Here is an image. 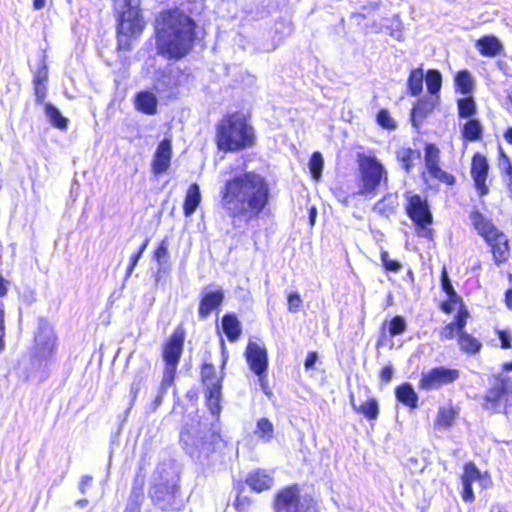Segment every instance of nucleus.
<instances>
[{
    "mask_svg": "<svg viewBox=\"0 0 512 512\" xmlns=\"http://www.w3.org/2000/svg\"><path fill=\"white\" fill-rule=\"evenodd\" d=\"M220 205L232 226L257 219L268 210L271 187L268 180L254 170L233 175L224 181L219 191Z\"/></svg>",
    "mask_w": 512,
    "mask_h": 512,
    "instance_id": "1",
    "label": "nucleus"
},
{
    "mask_svg": "<svg viewBox=\"0 0 512 512\" xmlns=\"http://www.w3.org/2000/svg\"><path fill=\"white\" fill-rule=\"evenodd\" d=\"M197 23L178 7L161 10L154 21L157 54L169 61H179L193 50Z\"/></svg>",
    "mask_w": 512,
    "mask_h": 512,
    "instance_id": "2",
    "label": "nucleus"
},
{
    "mask_svg": "<svg viewBox=\"0 0 512 512\" xmlns=\"http://www.w3.org/2000/svg\"><path fill=\"white\" fill-rule=\"evenodd\" d=\"M214 141L217 149L224 153L253 148L257 144V135L250 115L241 111L222 115L215 125Z\"/></svg>",
    "mask_w": 512,
    "mask_h": 512,
    "instance_id": "3",
    "label": "nucleus"
},
{
    "mask_svg": "<svg viewBox=\"0 0 512 512\" xmlns=\"http://www.w3.org/2000/svg\"><path fill=\"white\" fill-rule=\"evenodd\" d=\"M180 475L172 460L159 463L153 474L150 496L155 505L164 511H180L185 498L180 491Z\"/></svg>",
    "mask_w": 512,
    "mask_h": 512,
    "instance_id": "4",
    "label": "nucleus"
},
{
    "mask_svg": "<svg viewBox=\"0 0 512 512\" xmlns=\"http://www.w3.org/2000/svg\"><path fill=\"white\" fill-rule=\"evenodd\" d=\"M57 350L58 337L51 322H39L26 368L28 376H34L40 380L46 378L50 366L56 359Z\"/></svg>",
    "mask_w": 512,
    "mask_h": 512,
    "instance_id": "5",
    "label": "nucleus"
},
{
    "mask_svg": "<svg viewBox=\"0 0 512 512\" xmlns=\"http://www.w3.org/2000/svg\"><path fill=\"white\" fill-rule=\"evenodd\" d=\"M117 51L127 52L146 28L140 0H121L115 8Z\"/></svg>",
    "mask_w": 512,
    "mask_h": 512,
    "instance_id": "6",
    "label": "nucleus"
},
{
    "mask_svg": "<svg viewBox=\"0 0 512 512\" xmlns=\"http://www.w3.org/2000/svg\"><path fill=\"white\" fill-rule=\"evenodd\" d=\"M469 219L477 234L489 247L495 265L501 266L507 263L511 255L508 236L494 224L491 218L486 217L479 209H473L469 213Z\"/></svg>",
    "mask_w": 512,
    "mask_h": 512,
    "instance_id": "7",
    "label": "nucleus"
},
{
    "mask_svg": "<svg viewBox=\"0 0 512 512\" xmlns=\"http://www.w3.org/2000/svg\"><path fill=\"white\" fill-rule=\"evenodd\" d=\"M217 439L206 426L200 423L185 426L180 432V444L184 451L195 461L204 464L214 452Z\"/></svg>",
    "mask_w": 512,
    "mask_h": 512,
    "instance_id": "8",
    "label": "nucleus"
},
{
    "mask_svg": "<svg viewBox=\"0 0 512 512\" xmlns=\"http://www.w3.org/2000/svg\"><path fill=\"white\" fill-rule=\"evenodd\" d=\"M405 214L415 225L418 236L432 240L434 230L431 228L433 224V212L426 196L418 193H405Z\"/></svg>",
    "mask_w": 512,
    "mask_h": 512,
    "instance_id": "9",
    "label": "nucleus"
},
{
    "mask_svg": "<svg viewBox=\"0 0 512 512\" xmlns=\"http://www.w3.org/2000/svg\"><path fill=\"white\" fill-rule=\"evenodd\" d=\"M359 194H372L382 181H387V171L374 154L358 153Z\"/></svg>",
    "mask_w": 512,
    "mask_h": 512,
    "instance_id": "10",
    "label": "nucleus"
},
{
    "mask_svg": "<svg viewBox=\"0 0 512 512\" xmlns=\"http://www.w3.org/2000/svg\"><path fill=\"white\" fill-rule=\"evenodd\" d=\"M511 393L512 378L502 372L493 374L483 397V408L490 413H505Z\"/></svg>",
    "mask_w": 512,
    "mask_h": 512,
    "instance_id": "11",
    "label": "nucleus"
},
{
    "mask_svg": "<svg viewBox=\"0 0 512 512\" xmlns=\"http://www.w3.org/2000/svg\"><path fill=\"white\" fill-rule=\"evenodd\" d=\"M201 380L205 388L207 407L211 415L218 420L222 411V381L223 376H218L212 364L204 363L201 368Z\"/></svg>",
    "mask_w": 512,
    "mask_h": 512,
    "instance_id": "12",
    "label": "nucleus"
},
{
    "mask_svg": "<svg viewBox=\"0 0 512 512\" xmlns=\"http://www.w3.org/2000/svg\"><path fill=\"white\" fill-rule=\"evenodd\" d=\"M424 162L430 177L446 186H454L456 177L441 168V150L435 143H425L424 145Z\"/></svg>",
    "mask_w": 512,
    "mask_h": 512,
    "instance_id": "13",
    "label": "nucleus"
},
{
    "mask_svg": "<svg viewBox=\"0 0 512 512\" xmlns=\"http://www.w3.org/2000/svg\"><path fill=\"white\" fill-rule=\"evenodd\" d=\"M424 162L430 177L446 186H454L456 177L441 168V150L435 143H425L424 145Z\"/></svg>",
    "mask_w": 512,
    "mask_h": 512,
    "instance_id": "14",
    "label": "nucleus"
},
{
    "mask_svg": "<svg viewBox=\"0 0 512 512\" xmlns=\"http://www.w3.org/2000/svg\"><path fill=\"white\" fill-rule=\"evenodd\" d=\"M186 338V331L180 324L173 333L168 337L163 345L162 358L165 363V368L168 370L176 371L181 355L183 353L184 342Z\"/></svg>",
    "mask_w": 512,
    "mask_h": 512,
    "instance_id": "15",
    "label": "nucleus"
},
{
    "mask_svg": "<svg viewBox=\"0 0 512 512\" xmlns=\"http://www.w3.org/2000/svg\"><path fill=\"white\" fill-rule=\"evenodd\" d=\"M489 171L490 164L487 156L480 152H475L471 157L470 175L479 197H484L489 193Z\"/></svg>",
    "mask_w": 512,
    "mask_h": 512,
    "instance_id": "16",
    "label": "nucleus"
},
{
    "mask_svg": "<svg viewBox=\"0 0 512 512\" xmlns=\"http://www.w3.org/2000/svg\"><path fill=\"white\" fill-rule=\"evenodd\" d=\"M460 371L458 369L444 366L434 367L426 373H422L420 387L425 390L439 389L444 385L451 384L458 380Z\"/></svg>",
    "mask_w": 512,
    "mask_h": 512,
    "instance_id": "17",
    "label": "nucleus"
},
{
    "mask_svg": "<svg viewBox=\"0 0 512 512\" xmlns=\"http://www.w3.org/2000/svg\"><path fill=\"white\" fill-rule=\"evenodd\" d=\"M225 293L222 288L203 291L199 297L198 314L200 318H219Z\"/></svg>",
    "mask_w": 512,
    "mask_h": 512,
    "instance_id": "18",
    "label": "nucleus"
},
{
    "mask_svg": "<svg viewBox=\"0 0 512 512\" xmlns=\"http://www.w3.org/2000/svg\"><path fill=\"white\" fill-rule=\"evenodd\" d=\"M173 145L170 137L163 138L156 146L151 160V172L159 176L168 172L171 167Z\"/></svg>",
    "mask_w": 512,
    "mask_h": 512,
    "instance_id": "19",
    "label": "nucleus"
},
{
    "mask_svg": "<svg viewBox=\"0 0 512 512\" xmlns=\"http://www.w3.org/2000/svg\"><path fill=\"white\" fill-rule=\"evenodd\" d=\"M246 361L257 377H263L268 370V354L264 345L250 341L245 351Z\"/></svg>",
    "mask_w": 512,
    "mask_h": 512,
    "instance_id": "20",
    "label": "nucleus"
},
{
    "mask_svg": "<svg viewBox=\"0 0 512 512\" xmlns=\"http://www.w3.org/2000/svg\"><path fill=\"white\" fill-rule=\"evenodd\" d=\"M440 100L437 97L422 96L419 97L410 110V121L414 128L418 129L423 121L433 113L439 105Z\"/></svg>",
    "mask_w": 512,
    "mask_h": 512,
    "instance_id": "21",
    "label": "nucleus"
},
{
    "mask_svg": "<svg viewBox=\"0 0 512 512\" xmlns=\"http://www.w3.org/2000/svg\"><path fill=\"white\" fill-rule=\"evenodd\" d=\"M276 512H300V490L292 485L281 490L275 500Z\"/></svg>",
    "mask_w": 512,
    "mask_h": 512,
    "instance_id": "22",
    "label": "nucleus"
},
{
    "mask_svg": "<svg viewBox=\"0 0 512 512\" xmlns=\"http://www.w3.org/2000/svg\"><path fill=\"white\" fill-rule=\"evenodd\" d=\"M484 126L480 119L474 117L466 119L460 125V138L463 143L479 142L483 139Z\"/></svg>",
    "mask_w": 512,
    "mask_h": 512,
    "instance_id": "23",
    "label": "nucleus"
},
{
    "mask_svg": "<svg viewBox=\"0 0 512 512\" xmlns=\"http://www.w3.org/2000/svg\"><path fill=\"white\" fill-rule=\"evenodd\" d=\"M134 108L145 115H155L158 111V100L156 95L148 90H142L135 94L133 99Z\"/></svg>",
    "mask_w": 512,
    "mask_h": 512,
    "instance_id": "24",
    "label": "nucleus"
},
{
    "mask_svg": "<svg viewBox=\"0 0 512 512\" xmlns=\"http://www.w3.org/2000/svg\"><path fill=\"white\" fill-rule=\"evenodd\" d=\"M245 483L255 492L261 493L273 486L274 479L271 473L266 470L257 469L250 472Z\"/></svg>",
    "mask_w": 512,
    "mask_h": 512,
    "instance_id": "25",
    "label": "nucleus"
},
{
    "mask_svg": "<svg viewBox=\"0 0 512 512\" xmlns=\"http://www.w3.org/2000/svg\"><path fill=\"white\" fill-rule=\"evenodd\" d=\"M475 47L483 57L493 58L501 54L503 45L494 35H484L476 40Z\"/></svg>",
    "mask_w": 512,
    "mask_h": 512,
    "instance_id": "26",
    "label": "nucleus"
},
{
    "mask_svg": "<svg viewBox=\"0 0 512 512\" xmlns=\"http://www.w3.org/2000/svg\"><path fill=\"white\" fill-rule=\"evenodd\" d=\"M440 308L447 314L456 312L454 320H467L469 317V312L466 309L462 298L458 294H454V296L447 295L446 300L441 302Z\"/></svg>",
    "mask_w": 512,
    "mask_h": 512,
    "instance_id": "27",
    "label": "nucleus"
},
{
    "mask_svg": "<svg viewBox=\"0 0 512 512\" xmlns=\"http://www.w3.org/2000/svg\"><path fill=\"white\" fill-rule=\"evenodd\" d=\"M48 67L42 62L33 75V89L36 101L39 104L44 103L47 95Z\"/></svg>",
    "mask_w": 512,
    "mask_h": 512,
    "instance_id": "28",
    "label": "nucleus"
},
{
    "mask_svg": "<svg viewBox=\"0 0 512 512\" xmlns=\"http://www.w3.org/2000/svg\"><path fill=\"white\" fill-rule=\"evenodd\" d=\"M200 187L197 183H192L186 190L183 201V214L186 217L191 216L197 210L201 203Z\"/></svg>",
    "mask_w": 512,
    "mask_h": 512,
    "instance_id": "29",
    "label": "nucleus"
},
{
    "mask_svg": "<svg viewBox=\"0 0 512 512\" xmlns=\"http://www.w3.org/2000/svg\"><path fill=\"white\" fill-rule=\"evenodd\" d=\"M350 403L354 411L362 414L368 420H376L379 415V405L375 398H368L366 401L357 403L353 395L350 396Z\"/></svg>",
    "mask_w": 512,
    "mask_h": 512,
    "instance_id": "30",
    "label": "nucleus"
},
{
    "mask_svg": "<svg viewBox=\"0 0 512 512\" xmlns=\"http://www.w3.org/2000/svg\"><path fill=\"white\" fill-rule=\"evenodd\" d=\"M395 155L401 168L406 173H410L415 166V161L420 159L421 152L412 147H402L396 151Z\"/></svg>",
    "mask_w": 512,
    "mask_h": 512,
    "instance_id": "31",
    "label": "nucleus"
},
{
    "mask_svg": "<svg viewBox=\"0 0 512 512\" xmlns=\"http://www.w3.org/2000/svg\"><path fill=\"white\" fill-rule=\"evenodd\" d=\"M425 73L423 70V66L413 68L407 77L406 87L408 95L412 97L419 96L423 91V81H424Z\"/></svg>",
    "mask_w": 512,
    "mask_h": 512,
    "instance_id": "32",
    "label": "nucleus"
},
{
    "mask_svg": "<svg viewBox=\"0 0 512 512\" xmlns=\"http://www.w3.org/2000/svg\"><path fill=\"white\" fill-rule=\"evenodd\" d=\"M396 399L405 406L414 409L418 406V395L410 383H403L395 389Z\"/></svg>",
    "mask_w": 512,
    "mask_h": 512,
    "instance_id": "33",
    "label": "nucleus"
},
{
    "mask_svg": "<svg viewBox=\"0 0 512 512\" xmlns=\"http://www.w3.org/2000/svg\"><path fill=\"white\" fill-rule=\"evenodd\" d=\"M399 206L396 195L386 194L378 202L375 203L373 210L380 216L389 218L397 212Z\"/></svg>",
    "mask_w": 512,
    "mask_h": 512,
    "instance_id": "34",
    "label": "nucleus"
},
{
    "mask_svg": "<svg viewBox=\"0 0 512 512\" xmlns=\"http://www.w3.org/2000/svg\"><path fill=\"white\" fill-rule=\"evenodd\" d=\"M425 83L430 97H437L440 100V91L442 88V74L438 69H428L425 73Z\"/></svg>",
    "mask_w": 512,
    "mask_h": 512,
    "instance_id": "35",
    "label": "nucleus"
},
{
    "mask_svg": "<svg viewBox=\"0 0 512 512\" xmlns=\"http://www.w3.org/2000/svg\"><path fill=\"white\" fill-rule=\"evenodd\" d=\"M457 114L460 119L474 118L477 113V104L472 95L458 98L456 100Z\"/></svg>",
    "mask_w": 512,
    "mask_h": 512,
    "instance_id": "36",
    "label": "nucleus"
},
{
    "mask_svg": "<svg viewBox=\"0 0 512 512\" xmlns=\"http://www.w3.org/2000/svg\"><path fill=\"white\" fill-rule=\"evenodd\" d=\"M456 90L464 95H471L474 89V82L470 72L466 69L458 71L455 75Z\"/></svg>",
    "mask_w": 512,
    "mask_h": 512,
    "instance_id": "37",
    "label": "nucleus"
},
{
    "mask_svg": "<svg viewBox=\"0 0 512 512\" xmlns=\"http://www.w3.org/2000/svg\"><path fill=\"white\" fill-rule=\"evenodd\" d=\"M460 349L467 354H476L480 352L482 343L466 331H462L458 337Z\"/></svg>",
    "mask_w": 512,
    "mask_h": 512,
    "instance_id": "38",
    "label": "nucleus"
},
{
    "mask_svg": "<svg viewBox=\"0 0 512 512\" xmlns=\"http://www.w3.org/2000/svg\"><path fill=\"white\" fill-rule=\"evenodd\" d=\"M45 113L54 127L60 130H66L68 128V118L62 116L58 108L54 105L50 103L45 104Z\"/></svg>",
    "mask_w": 512,
    "mask_h": 512,
    "instance_id": "39",
    "label": "nucleus"
},
{
    "mask_svg": "<svg viewBox=\"0 0 512 512\" xmlns=\"http://www.w3.org/2000/svg\"><path fill=\"white\" fill-rule=\"evenodd\" d=\"M273 432L274 426L269 419L263 417L257 421L254 433L259 439L269 442L273 437Z\"/></svg>",
    "mask_w": 512,
    "mask_h": 512,
    "instance_id": "40",
    "label": "nucleus"
},
{
    "mask_svg": "<svg viewBox=\"0 0 512 512\" xmlns=\"http://www.w3.org/2000/svg\"><path fill=\"white\" fill-rule=\"evenodd\" d=\"M376 123L379 127L387 131H394L397 128L396 120L391 116L390 111L386 108H381L375 117Z\"/></svg>",
    "mask_w": 512,
    "mask_h": 512,
    "instance_id": "41",
    "label": "nucleus"
},
{
    "mask_svg": "<svg viewBox=\"0 0 512 512\" xmlns=\"http://www.w3.org/2000/svg\"><path fill=\"white\" fill-rule=\"evenodd\" d=\"M145 378H146V376L144 375V373L142 371H139L134 375L133 381L130 385V392H129L130 402H129L127 411H129L135 404L138 393L140 392V390L145 382Z\"/></svg>",
    "mask_w": 512,
    "mask_h": 512,
    "instance_id": "42",
    "label": "nucleus"
},
{
    "mask_svg": "<svg viewBox=\"0 0 512 512\" xmlns=\"http://www.w3.org/2000/svg\"><path fill=\"white\" fill-rule=\"evenodd\" d=\"M308 166L313 179L319 180L322 176V170L324 166V160L322 154L319 151L312 153Z\"/></svg>",
    "mask_w": 512,
    "mask_h": 512,
    "instance_id": "43",
    "label": "nucleus"
},
{
    "mask_svg": "<svg viewBox=\"0 0 512 512\" xmlns=\"http://www.w3.org/2000/svg\"><path fill=\"white\" fill-rule=\"evenodd\" d=\"M498 161L501 175L506 177V181L512 180V160L502 147L498 148Z\"/></svg>",
    "mask_w": 512,
    "mask_h": 512,
    "instance_id": "44",
    "label": "nucleus"
},
{
    "mask_svg": "<svg viewBox=\"0 0 512 512\" xmlns=\"http://www.w3.org/2000/svg\"><path fill=\"white\" fill-rule=\"evenodd\" d=\"M144 478L137 475L133 481L129 501L131 504L140 505L144 497Z\"/></svg>",
    "mask_w": 512,
    "mask_h": 512,
    "instance_id": "45",
    "label": "nucleus"
},
{
    "mask_svg": "<svg viewBox=\"0 0 512 512\" xmlns=\"http://www.w3.org/2000/svg\"><path fill=\"white\" fill-rule=\"evenodd\" d=\"M240 323L241 322H221V326L217 324V328L222 330L229 341L234 342L239 338L242 332Z\"/></svg>",
    "mask_w": 512,
    "mask_h": 512,
    "instance_id": "46",
    "label": "nucleus"
},
{
    "mask_svg": "<svg viewBox=\"0 0 512 512\" xmlns=\"http://www.w3.org/2000/svg\"><path fill=\"white\" fill-rule=\"evenodd\" d=\"M456 417V412L453 410V408H446L442 407L439 409L438 416H437V424L440 427L448 428L452 426L454 420Z\"/></svg>",
    "mask_w": 512,
    "mask_h": 512,
    "instance_id": "47",
    "label": "nucleus"
},
{
    "mask_svg": "<svg viewBox=\"0 0 512 512\" xmlns=\"http://www.w3.org/2000/svg\"><path fill=\"white\" fill-rule=\"evenodd\" d=\"M406 330V322H383L381 333L386 337L387 333L390 337H394Z\"/></svg>",
    "mask_w": 512,
    "mask_h": 512,
    "instance_id": "48",
    "label": "nucleus"
},
{
    "mask_svg": "<svg viewBox=\"0 0 512 512\" xmlns=\"http://www.w3.org/2000/svg\"><path fill=\"white\" fill-rule=\"evenodd\" d=\"M467 322H449L440 332L443 339H452L455 335L459 337V334L463 331Z\"/></svg>",
    "mask_w": 512,
    "mask_h": 512,
    "instance_id": "49",
    "label": "nucleus"
},
{
    "mask_svg": "<svg viewBox=\"0 0 512 512\" xmlns=\"http://www.w3.org/2000/svg\"><path fill=\"white\" fill-rule=\"evenodd\" d=\"M380 259L382 262L383 268L388 272H399L402 268L401 263L398 260L390 259L389 253L387 250H381Z\"/></svg>",
    "mask_w": 512,
    "mask_h": 512,
    "instance_id": "50",
    "label": "nucleus"
},
{
    "mask_svg": "<svg viewBox=\"0 0 512 512\" xmlns=\"http://www.w3.org/2000/svg\"><path fill=\"white\" fill-rule=\"evenodd\" d=\"M176 371L164 369L163 378L160 383L158 394L165 396L169 388L173 385Z\"/></svg>",
    "mask_w": 512,
    "mask_h": 512,
    "instance_id": "51",
    "label": "nucleus"
},
{
    "mask_svg": "<svg viewBox=\"0 0 512 512\" xmlns=\"http://www.w3.org/2000/svg\"><path fill=\"white\" fill-rule=\"evenodd\" d=\"M169 257L168 252V238L165 237L160 241V243L157 245L156 249L154 250V259L159 264L166 262Z\"/></svg>",
    "mask_w": 512,
    "mask_h": 512,
    "instance_id": "52",
    "label": "nucleus"
},
{
    "mask_svg": "<svg viewBox=\"0 0 512 512\" xmlns=\"http://www.w3.org/2000/svg\"><path fill=\"white\" fill-rule=\"evenodd\" d=\"M480 478V471L472 462L465 464L464 473L461 477L462 481L473 483Z\"/></svg>",
    "mask_w": 512,
    "mask_h": 512,
    "instance_id": "53",
    "label": "nucleus"
},
{
    "mask_svg": "<svg viewBox=\"0 0 512 512\" xmlns=\"http://www.w3.org/2000/svg\"><path fill=\"white\" fill-rule=\"evenodd\" d=\"M440 282H441L442 290L446 293V295L454 296V294H457V292L455 291V289L452 285V282L449 278L446 266L442 267Z\"/></svg>",
    "mask_w": 512,
    "mask_h": 512,
    "instance_id": "54",
    "label": "nucleus"
},
{
    "mask_svg": "<svg viewBox=\"0 0 512 512\" xmlns=\"http://www.w3.org/2000/svg\"><path fill=\"white\" fill-rule=\"evenodd\" d=\"M252 504V500L250 497L242 495L241 491L238 492V495L234 501V507L238 512H247Z\"/></svg>",
    "mask_w": 512,
    "mask_h": 512,
    "instance_id": "55",
    "label": "nucleus"
},
{
    "mask_svg": "<svg viewBox=\"0 0 512 512\" xmlns=\"http://www.w3.org/2000/svg\"><path fill=\"white\" fill-rule=\"evenodd\" d=\"M303 304L302 298L299 293L291 292L287 296L288 310L291 312H297L301 309Z\"/></svg>",
    "mask_w": 512,
    "mask_h": 512,
    "instance_id": "56",
    "label": "nucleus"
},
{
    "mask_svg": "<svg viewBox=\"0 0 512 512\" xmlns=\"http://www.w3.org/2000/svg\"><path fill=\"white\" fill-rule=\"evenodd\" d=\"M300 511L302 512H318L317 502L308 495L300 499Z\"/></svg>",
    "mask_w": 512,
    "mask_h": 512,
    "instance_id": "57",
    "label": "nucleus"
},
{
    "mask_svg": "<svg viewBox=\"0 0 512 512\" xmlns=\"http://www.w3.org/2000/svg\"><path fill=\"white\" fill-rule=\"evenodd\" d=\"M462 498L465 502H472L475 499L472 483L467 481H462Z\"/></svg>",
    "mask_w": 512,
    "mask_h": 512,
    "instance_id": "58",
    "label": "nucleus"
},
{
    "mask_svg": "<svg viewBox=\"0 0 512 512\" xmlns=\"http://www.w3.org/2000/svg\"><path fill=\"white\" fill-rule=\"evenodd\" d=\"M498 336L501 341V348L508 349L511 347L512 335L509 331L498 330Z\"/></svg>",
    "mask_w": 512,
    "mask_h": 512,
    "instance_id": "59",
    "label": "nucleus"
},
{
    "mask_svg": "<svg viewBox=\"0 0 512 512\" xmlns=\"http://www.w3.org/2000/svg\"><path fill=\"white\" fill-rule=\"evenodd\" d=\"M318 360V355L316 352H309L306 356L304 367L306 370H311L315 367V364Z\"/></svg>",
    "mask_w": 512,
    "mask_h": 512,
    "instance_id": "60",
    "label": "nucleus"
},
{
    "mask_svg": "<svg viewBox=\"0 0 512 512\" xmlns=\"http://www.w3.org/2000/svg\"><path fill=\"white\" fill-rule=\"evenodd\" d=\"M393 373H394V370L391 365L383 367L381 370V373H380L381 381L384 383L390 382L392 379Z\"/></svg>",
    "mask_w": 512,
    "mask_h": 512,
    "instance_id": "61",
    "label": "nucleus"
},
{
    "mask_svg": "<svg viewBox=\"0 0 512 512\" xmlns=\"http://www.w3.org/2000/svg\"><path fill=\"white\" fill-rule=\"evenodd\" d=\"M92 480L93 478L90 475L82 476L79 483V490L82 494L86 493L87 489L91 486Z\"/></svg>",
    "mask_w": 512,
    "mask_h": 512,
    "instance_id": "62",
    "label": "nucleus"
},
{
    "mask_svg": "<svg viewBox=\"0 0 512 512\" xmlns=\"http://www.w3.org/2000/svg\"><path fill=\"white\" fill-rule=\"evenodd\" d=\"M140 258H141V255L136 252L130 257L129 264H128L127 271H126L127 275H131V273L133 272V270L136 267Z\"/></svg>",
    "mask_w": 512,
    "mask_h": 512,
    "instance_id": "63",
    "label": "nucleus"
},
{
    "mask_svg": "<svg viewBox=\"0 0 512 512\" xmlns=\"http://www.w3.org/2000/svg\"><path fill=\"white\" fill-rule=\"evenodd\" d=\"M163 398H164L163 395L157 393L155 399L153 400V402L150 405V410L153 412L156 411L158 409V407L162 404Z\"/></svg>",
    "mask_w": 512,
    "mask_h": 512,
    "instance_id": "64",
    "label": "nucleus"
}]
</instances>
